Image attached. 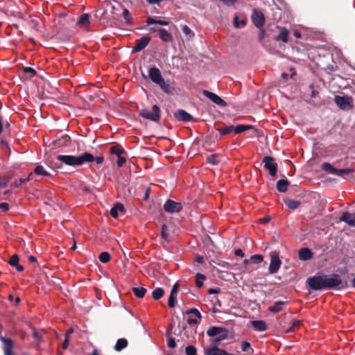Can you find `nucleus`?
<instances>
[{
  "label": "nucleus",
  "mask_w": 355,
  "mask_h": 355,
  "mask_svg": "<svg viewBox=\"0 0 355 355\" xmlns=\"http://www.w3.org/2000/svg\"><path fill=\"white\" fill-rule=\"evenodd\" d=\"M0 209H1L3 211H7L9 209V205L7 202H1L0 203Z\"/></svg>",
  "instance_id": "obj_58"
},
{
  "label": "nucleus",
  "mask_w": 355,
  "mask_h": 355,
  "mask_svg": "<svg viewBox=\"0 0 355 355\" xmlns=\"http://www.w3.org/2000/svg\"><path fill=\"white\" fill-rule=\"evenodd\" d=\"M157 85H158L162 90L166 94L172 93L174 90V88L170 85L169 81H165L164 78H162Z\"/></svg>",
  "instance_id": "obj_20"
},
{
  "label": "nucleus",
  "mask_w": 355,
  "mask_h": 355,
  "mask_svg": "<svg viewBox=\"0 0 355 355\" xmlns=\"http://www.w3.org/2000/svg\"><path fill=\"white\" fill-rule=\"evenodd\" d=\"M139 114L144 119L153 122H158L160 120V109L157 105H154L151 110L146 108L140 110Z\"/></svg>",
  "instance_id": "obj_5"
},
{
  "label": "nucleus",
  "mask_w": 355,
  "mask_h": 355,
  "mask_svg": "<svg viewBox=\"0 0 355 355\" xmlns=\"http://www.w3.org/2000/svg\"><path fill=\"white\" fill-rule=\"evenodd\" d=\"M270 220V217L267 216V217H263V218L259 219V223L261 224H266V223H268Z\"/></svg>",
  "instance_id": "obj_63"
},
{
  "label": "nucleus",
  "mask_w": 355,
  "mask_h": 355,
  "mask_svg": "<svg viewBox=\"0 0 355 355\" xmlns=\"http://www.w3.org/2000/svg\"><path fill=\"white\" fill-rule=\"evenodd\" d=\"M200 319H196V318H189L187 320V323L189 324H198L200 322Z\"/></svg>",
  "instance_id": "obj_59"
},
{
  "label": "nucleus",
  "mask_w": 355,
  "mask_h": 355,
  "mask_svg": "<svg viewBox=\"0 0 355 355\" xmlns=\"http://www.w3.org/2000/svg\"><path fill=\"white\" fill-rule=\"evenodd\" d=\"M253 128L252 125H245V124H241V125H239L236 127L234 126V130L233 131L236 133V134H240L245 130H250Z\"/></svg>",
  "instance_id": "obj_36"
},
{
  "label": "nucleus",
  "mask_w": 355,
  "mask_h": 355,
  "mask_svg": "<svg viewBox=\"0 0 355 355\" xmlns=\"http://www.w3.org/2000/svg\"><path fill=\"white\" fill-rule=\"evenodd\" d=\"M195 261L198 263H202L204 261V257L201 255L198 254L195 258Z\"/></svg>",
  "instance_id": "obj_64"
},
{
  "label": "nucleus",
  "mask_w": 355,
  "mask_h": 355,
  "mask_svg": "<svg viewBox=\"0 0 355 355\" xmlns=\"http://www.w3.org/2000/svg\"><path fill=\"white\" fill-rule=\"evenodd\" d=\"M186 313L187 314H193L198 319H201V317H202L200 311L197 309H196V308H192V309H188L186 311Z\"/></svg>",
  "instance_id": "obj_49"
},
{
  "label": "nucleus",
  "mask_w": 355,
  "mask_h": 355,
  "mask_svg": "<svg viewBox=\"0 0 355 355\" xmlns=\"http://www.w3.org/2000/svg\"><path fill=\"white\" fill-rule=\"evenodd\" d=\"M264 168L268 170L270 175L274 177L277 172V164L275 163V159L270 156H265L263 158Z\"/></svg>",
  "instance_id": "obj_7"
},
{
  "label": "nucleus",
  "mask_w": 355,
  "mask_h": 355,
  "mask_svg": "<svg viewBox=\"0 0 355 355\" xmlns=\"http://www.w3.org/2000/svg\"><path fill=\"white\" fill-rule=\"evenodd\" d=\"M250 347V344L248 342H243L241 346V350L245 352Z\"/></svg>",
  "instance_id": "obj_60"
},
{
  "label": "nucleus",
  "mask_w": 355,
  "mask_h": 355,
  "mask_svg": "<svg viewBox=\"0 0 355 355\" xmlns=\"http://www.w3.org/2000/svg\"><path fill=\"white\" fill-rule=\"evenodd\" d=\"M222 1L225 5L227 6H234L238 0H220Z\"/></svg>",
  "instance_id": "obj_55"
},
{
  "label": "nucleus",
  "mask_w": 355,
  "mask_h": 355,
  "mask_svg": "<svg viewBox=\"0 0 355 355\" xmlns=\"http://www.w3.org/2000/svg\"><path fill=\"white\" fill-rule=\"evenodd\" d=\"M284 201L285 205L291 209H297L300 205V202L299 200L291 198H286Z\"/></svg>",
  "instance_id": "obj_29"
},
{
  "label": "nucleus",
  "mask_w": 355,
  "mask_h": 355,
  "mask_svg": "<svg viewBox=\"0 0 355 355\" xmlns=\"http://www.w3.org/2000/svg\"><path fill=\"white\" fill-rule=\"evenodd\" d=\"M196 277V286L198 288H201L203 285L202 282L206 279V277H205V275H204L201 273H197Z\"/></svg>",
  "instance_id": "obj_41"
},
{
  "label": "nucleus",
  "mask_w": 355,
  "mask_h": 355,
  "mask_svg": "<svg viewBox=\"0 0 355 355\" xmlns=\"http://www.w3.org/2000/svg\"><path fill=\"white\" fill-rule=\"evenodd\" d=\"M146 23L148 25L150 24H159L161 26H167L168 25V21L164 20H157L153 18L152 17H149L147 19Z\"/></svg>",
  "instance_id": "obj_38"
},
{
  "label": "nucleus",
  "mask_w": 355,
  "mask_h": 355,
  "mask_svg": "<svg viewBox=\"0 0 355 355\" xmlns=\"http://www.w3.org/2000/svg\"><path fill=\"white\" fill-rule=\"evenodd\" d=\"M110 152L111 154L116 155L118 157L124 153V150L121 146L117 144L112 146L110 148Z\"/></svg>",
  "instance_id": "obj_35"
},
{
  "label": "nucleus",
  "mask_w": 355,
  "mask_h": 355,
  "mask_svg": "<svg viewBox=\"0 0 355 355\" xmlns=\"http://www.w3.org/2000/svg\"><path fill=\"white\" fill-rule=\"evenodd\" d=\"M164 295V291L163 288L157 287L155 288L152 292V297L155 300H158L162 298Z\"/></svg>",
  "instance_id": "obj_34"
},
{
  "label": "nucleus",
  "mask_w": 355,
  "mask_h": 355,
  "mask_svg": "<svg viewBox=\"0 0 355 355\" xmlns=\"http://www.w3.org/2000/svg\"><path fill=\"white\" fill-rule=\"evenodd\" d=\"M164 209L169 214L179 213L182 209V205L180 202L168 199L164 205Z\"/></svg>",
  "instance_id": "obj_9"
},
{
  "label": "nucleus",
  "mask_w": 355,
  "mask_h": 355,
  "mask_svg": "<svg viewBox=\"0 0 355 355\" xmlns=\"http://www.w3.org/2000/svg\"><path fill=\"white\" fill-rule=\"evenodd\" d=\"M34 173L37 175L44 177L50 176L51 174L47 172L42 165L37 166L34 169Z\"/></svg>",
  "instance_id": "obj_37"
},
{
  "label": "nucleus",
  "mask_w": 355,
  "mask_h": 355,
  "mask_svg": "<svg viewBox=\"0 0 355 355\" xmlns=\"http://www.w3.org/2000/svg\"><path fill=\"white\" fill-rule=\"evenodd\" d=\"M286 303V302L284 301L275 302L272 306L268 307V310L272 313H278L284 309V306Z\"/></svg>",
  "instance_id": "obj_23"
},
{
  "label": "nucleus",
  "mask_w": 355,
  "mask_h": 355,
  "mask_svg": "<svg viewBox=\"0 0 355 355\" xmlns=\"http://www.w3.org/2000/svg\"><path fill=\"white\" fill-rule=\"evenodd\" d=\"M251 324L257 331H264L267 329V325L263 320H252L251 321Z\"/></svg>",
  "instance_id": "obj_24"
},
{
  "label": "nucleus",
  "mask_w": 355,
  "mask_h": 355,
  "mask_svg": "<svg viewBox=\"0 0 355 355\" xmlns=\"http://www.w3.org/2000/svg\"><path fill=\"white\" fill-rule=\"evenodd\" d=\"M182 32L186 35H189V37H191V36H193L194 34L192 33V31L191 30V28L187 26V25H184L183 27H182Z\"/></svg>",
  "instance_id": "obj_52"
},
{
  "label": "nucleus",
  "mask_w": 355,
  "mask_h": 355,
  "mask_svg": "<svg viewBox=\"0 0 355 355\" xmlns=\"http://www.w3.org/2000/svg\"><path fill=\"white\" fill-rule=\"evenodd\" d=\"M306 283L313 291L342 289L348 286L347 282H343L337 274L314 275L308 278Z\"/></svg>",
  "instance_id": "obj_1"
},
{
  "label": "nucleus",
  "mask_w": 355,
  "mask_h": 355,
  "mask_svg": "<svg viewBox=\"0 0 355 355\" xmlns=\"http://www.w3.org/2000/svg\"><path fill=\"white\" fill-rule=\"evenodd\" d=\"M252 21L253 24L258 28L263 27L265 23V17L261 10L254 9L252 14Z\"/></svg>",
  "instance_id": "obj_10"
},
{
  "label": "nucleus",
  "mask_w": 355,
  "mask_h": 355,
  "mask_svg": "<svg viewBox=\"0 0 355 355\" xmlns=\"http://www.w3.org/2000/svg\"><path fill=\"white\" fill-rule=\"evenodd\" d=\"M69 338H67V337H64V340L62 343V349H67L68 346H69Z\"/></svg>",
  "instance_id": "obj_62"
},
{
  "label": "nucleus",
  "mask_w": 355,
  "mask_h": 355,
  "mask_svg": "<svg viewBox=\"0 0 355 355\" xmlns=\"http://www.w3.org/2000/svg\"><path fill=\"white\" fill-rule=\"evenodd\" d=\"M207 162L212 165H217L219 161L217 159L216 155H210L207 157Z\"/></svg>",
  "instance_id": "obj_45"
},
{
  "label": "nucleus",
  "mask_w": 355,
  "mask_h": 355,
  "mask_svg": "<svg viewBox=\"0 0 355 355\" xmlns=\"http://www.w3.org/2000/svg\"><path fill=\"white\" fill-rule=\"evenodd\" d=\"M321 168L325 172L336 175L344 178H346L347 175H349L355 171V170L352 168L338 169L334 168L330 163L328 162H324L321 166Z\"/></svg>",
  "instance_id": "obj_4"
},
{
  "label": "nucleus",
  "mask_w": 355,
  "mask_h": 355,
  "mask_svg": "<svg viewBox=\"0 0 355 355\" xmlns=\"http://www.w3.org/2000/svg\"><path fill=\"white\" fill-rule=\"evenodd\" d=\"M23 71L25 73H30V78H32L36 75V71L34 69L29 67H24L23 68Z\"/></svg>",
  "instance_id": "obj_50"
},
{
  "label": "nucleus",
  "mask_w": 355,
  "mask_h": 355,
  "mask_svg": "<svg viewBox=\"0 0 355 355\" xmlns=\"http://www.w3.org/2000/svg\"><path fill=\"white\" fill-rule=\"evenodd\" d=\"M234 254L237 257H243L245 256V254L241 249L235 250Z\"/></svg>",
  "instance_id": "obj_61"
},
{
  "label": "nucleus",
  "mask_w": 355,
  "mask_h": 355,
  "mask_svg": "<svg viewBox=\"0 0 355 355\" xmlns=\"http://www.w3.org/2000/svg\"><path fill=\"white\" fill-rule=\"evenodd\" d=\"M126 159L122 155L117 157L116 164L118 167H122L123 164L125 163Z\"/></svg>",
  "instance_id": "obj_51"
},
{
  "label": "nucleus",
  "mask_w": 355,
  "mask_h": 355,
  "mask_svg": "<svg viewBox=\"0 0 355 355\" xmlns=\"http://www.w3.org/2000/svg\"><path fill=\"white\" fill-rule=\"evenodd\" d=\"M149 78L155 84L163 78L159 69L157 67H152L148 71Z\"/></svg>",
  "instance_id": "obj_16"
},
{
  "label": "nucleus",
  "mask_w": 355,
  "mask_h": 355,
  "mask_svg": "<svg viewBox=\"0 0 355 355\" xmlns=\"http://www.w3.org/2000/svg\"><path fill=\"white\" fill-rule=\"evenodd\" d=\"M227 352L224 349L214 346L206 351L205 355H225Z\"/></svg>",
  "instance_id": "obj_26"
},
{
  "label": "nucleus",
  "mask_w": 355,
  "mask_h": 355,
  "mask_svg": "<svg viewBox=\"0 0 355 355\" xmlns=\"http://www.w3.org/2000/svg\"><path fill=\"white\" fill-rule=\"evenodd\" d=\"M234 130V125H223L222 127H218L216 128V130L221 135H225L230 132H232Z\"/></svg>",
  "instance_id": "obj_32"
},
{
  "label": "nucleus",
  "mask_w": 355,
  "mask_h": 355,
  "mask_svg": "<svg viewBox=\"0 0 355 355\" xmlns=\"http://www.w3.org/2000/svg\"><path fill=\"white\" fill-rule=\"evenodd\" d=\"M280 33L276 37L275 40L277 41H282L284 43H287L288 41V35L289 32L286 28H279Z\"/></svg>",
  "instance_id": "obj_21"
},
{
  "label": "nucleus",
  "mask_w": 355,
  "mask_h": 355,
  "mask_svg": "<svg viewBox=\"0 0 355 355\" xmlns=\"http://www.w3.org/2000/svg\"><path fill=\"white\" fill-rule=\"evenodd\" d=\"M178 289H179V284L178 283H175L171 289V293H170V295L168 297V304L170 308H173L175 306V299H176L175 295H176L177 293L178 292Z\"/></svg>",
  "instance_id": "obj_17"
},
{
  "label": "nucleus",
  "mask_w": 355,
  "mask_h": 355,
  "mask_svg": "<svg viewBox=\"0 0 355 355\" xmlns=\"http://www.w3.org/2000/svg\"><path fill=\"white\" fill-rule=\"evenodd\" d=\"M263 257L261 254H254V255L251 256V257H250L251 262L252 263H255V264L261 263L263 261Z\"/></svg>",
  "instance_id": "obj_44"
},
{
  "label": "nucleus",
  "mask_w": 355,
  "mask_h": 355,
  "mask_svg": "<svg viewBox=\"0 0 355 355\" xmlns=\"http://www.w3.org/2000/svg\"><path fill=\"white\" fill-rule=\"evenodd\" d=\"M19 258L18 255L15 254L10 257V259L8 261V263L12 266H15L19 263Z\"/></svg>",
  "instance_id": "obj_46"
},
{
  "label": "nucleus",
  "mask_w": 355,
  "mask_h": 355,
  "mask_svg": "<svg viewBox=\"0 0 355 355\" xmlns=\"http://www.w3.org/2000/svg\"><path fill=\"white\" fill-rule=\"evenodd\" d=\"M334 103L342 110L349 111L354 107V100L350 96H338L334 97Z\"/></svg>",
  "instance_id": "obj_6"
},
{
  "label": "nucleus",
  "mask_w": 355,
  "mask_h": 355,
  "mask_svg": "<svg viewBox=\"0 0 355 355\" xmlns=\"http://www.w3.org/2000/svg\"><path fill=\"white\" fill-rule=\"evenodd\" d=\"M70 141V137L67 135L62 136L59 139L55 141V146L58 147L67 146Z\"/></svg>",
  "instance_id": "obj_30"
},
{
  "label": "nucleus",
  "mask_w": 355,
  "mask_h": 355,
  "mask_svg": "<svg viewBox=\"0 0 355 355\" xmlns=\"http://www.w3.org/2000/svg\"><path fill=\"white\" fill-rule=\"evenodd\" d=\"M33 173H31L28 174L27 178H19V180H15V182H14V184L16 187H19L21 184H26V182H28V181H30L31 180H33Z\"/></svg>",
  "instance_id": "obj_39"
},
{
  "label": "nucleus",
  "mask_w": 355,
  "mask_h": 355,
  "mask_svg": "<svg viewBox=\"0 0 355 355\" xmlns=\"http://www.w3.org/2000/svg\"><path fill=\"white\" fill-rule=\"evenodd\" d=\"M298 255L300 260L307 261L313 257V253L309 248H303L299 250Z\"/></svg>",
  "instance_id": "obj_18"
},
{
  "label": "nucleus",
  "mask_w": 355,
  "mask_h": 355,
  "mask_svg": "<svg viewBox=\"0 0 355 355\" xmlns=\"http://www.w3.org/2000/svg\"><path fill=\"white\" fill-rule=\"evenodd\" d=\"M8 180L6 178H0V188H4L7 186Z\"/></svg>",
  "instance_id": "obj_57"
},
{
  "label": "nucleus",
  "mask_w": 355,
  "mask_h": 355,
  "mask_svg": "<svg viewBox=\"0 0 355 355\" xmlns=\"http://www.w3.org/2000/svg\"><path fill=\"white\" fill-rule=\"evenodd\" d=\"M158 34L160 39L164 42H168L173 40L171 34L164 28H159Z\"/></svg>",
  "instance_id": "obj_22"
},
{
  "label": "nucleus",
  "mask_w": 355,
  "mask_h": 355,
  "mask_svg": "<svg viewBox=\"0 0 355 355\" xmlns=\"http://www.w3.org/2000/svg\"><path fill=\"white\" fill-rule=\"evenodd\" d=\"M132 291L138 298H143L147 292V290L144 287H133Z\"/></svg>",
  "instance_id": "obj_33"
},
{
  "label": "nucleus",
  "mask_w": 355,
  "mask_h": 355,
  "mask_svg": "<svg viewBox=\"0 0 355 355\" xmlns=\"http://www.w3.org/2000/svg\"><path fill=\"white\" fill-rule=\"evenodd\" d=\"M42 331H38L35 328H33V337L39 343L42 341Z\"/></svg>",
  "instance_id": "obj_48"
},
{
  "label": "nucleus",
  "mask_w": 355,
  "mask_h": 355,
  "mask_svg": "<svg viewBox=\"0 0 355 355\" xmlns=\"http://www.w3.org/2000/svg\"><path fill=\"white\" fill-rule=\"evenodd\" d=\"M302 324V321L300 320H295L293 322L291 327H289L285 332L286 333H290L295 331L297 329H298L300 325Z\"/></svg>",
  "instance_id": "obj_43"
},
{
  "label": "nucleus",
  "mask_w": 355,
  "mask_h": 355,
  "mask_svg": "<svg viewBox=\"0 0 355 355\" xmlns=\"http://www.w3.org/2000/svg\"><path fill=\"white\" fill-rule=\"evenodd\" d=\"M128 346V340L125 338H119L117 340L114 346V349L116 352H121Z\"/></svg>",
  "instance_id": "obj_28"
},
{
  "label": "nucleus",
  "mask_w": 355,
  "mask_h": 355,
  "mask_svg": "<svg viewBox=\"0 0 355 355\" xmlns=\"http://www.w3.org/2000/svg\"><path fill=\"white\" fill-rule=\"evenodd\" d=\"M0 340L3 344L4 355H16L13 352L14 343L11 338H6L0 335Z\"/></svg>",
  "instance_id": "obj_11"
},
{
  "label": "nucleus",
  "mask_w": 355,
  "mask_h": 355,
  "mask_svg": "<svg viewBox=\"0 0 355 355\" xmlns=\"http://www.w3.org/2000/svg\"><path fill=\"white\" fill-rule=\"evenodd\" d=\"M246 25V20L243 19L241 21H239V17L237 16H235L234 17V26L235 28H243Z\"/></svg>",
  "instance_id": "obj_42"
},
{
  "label": "nucleus",
  "mask_w": 355,
  "mask_h": 355,
  "mask_svg": "<svg viewBox=\"0 0 355 355\" xmlns=\"http://www.w3.org/2000/svg\"><path fill=\"white\" fill-rule=\"evenodd\" d=\"M123 16L126 21L128 23L131 19L130 13L128 9H124L123 12Z\"/></svg>",
  "instance_id": "obj_53"
},
{
  "label": "nucleus",
  "mask_w": 355,
  "mask_h": 355,
  "mask_svg": "<svg viewBox=\"0 0 355 355\" xmlns=\"http://www.w3.org/2000/svg\"><path fill=\"white\" fill-rule=\"evenodd\" d=\"M202 93L205 96L208 98L209 100H211L215 104H216L220 107H223L227 106V103L217 94H216L213 92H211L208 90H202Z\"/></svg>",
  "instance_id": "obj_12"
},
{
  "label": "nucleus",
  "mask_w": 355,
  "mask_h": 355,
  "mask_svg": "<svg viewBox=\"0 0 355 355\" xmlns=\"http://www.w3.org/2000/svg\"><path fill=\"white\" fill-rule=\"evenodd\" d=\"M174 116L178 120L180 121L189 122L193 120V117L190 114L181 109L178 110L175 112Z\"/></svg>",
  "instance_id": "obj_15"
},
{
  "label": "nucleus",
  "mask_w": 355,
  "mask_h": 355,
  "mask_svg": "<svg viewBox=\"0 0 355 355\" xmlns=\"http://www.w3.org/2000/svg\"><path fill=\"white\" fill-rule=\"evenodd\" d=\"M89 17L90 16L87 13H84L80 15L77 22L78 26L80 28H87L90 25Z\"/></svg>",
  "instance_id": "obj_19"
},
{
  "label": "nucleus",
  "mask_w": 355,
  "mask_h": 355,
  "mask_svg": "<svg viewBox=\"0 0 355 355\" xmlns=\"http://www.w3.org/2000/svg\"><path fill=\"white\" fill-rule=\"evenodd\" d=\"M0 144H1V148H4V147H5V148H8V151H9V153H10V149H9V146H8V141H6V139H4V138H1V139H0Z\"/></svg>",
  "instance_id": "obj_54"
},
{
  "label": "nucleus",
  "mask_w": 355,
  "mask_h": 355,
  "mask_svg": "<svg viewBox=\"0 0 355 355\" xmlns=\"http://www.w3.org/2000/svg\"><path fill=\"white\" fill-rule=\"evenodd\" d=\"M150 41V37H142L135 42V46L132 49V52H139L142 51L149 44Z\"/></svg>",
  "instance_id": "obj_13"
},
{
  "label": "nucleus",
  "mask_w": 355,
  "mask_h": 355,
  "mask_svg": "<svg viewBox=\"0 0 355 355\" xmlns=\"http://www.w3.org/2000/svg\"><path fill=\"white\" fill-rule=\"evenodd\" d=\"M56 159L61 164H55V166L58 168H62V164H64L69 166L78 167L83 165L87 162H92L95 161L98 164H101L104 162L103 156L94 157L89 153H84L80 156H74L71 155H60L57 156Z\"/></svg>",
  "instance_id": "obj_2"
},
{
  "label": "nucleus",
  "mask_w": 355,
  "mask_h": 355,
  "mask_svg": "<svg viewBox=\"0 0 355 355\" xmlns=\"http://www.w3.org/2000/svg\"><path fill=\"white\" fill-rule=\"evenodd\" d=\"M98 259H99L100 261L105 263H107L110 260L111 256H110V253H108L107 252H103L100 254Z\"/></svg>",
  "instance_id": "obj_40"
},
{
  "label": "nucleus",
  "mask_w": 355,
  "mask_h": 355,
  "mask_svg": "<svg viewBox=\"0 0 355 355\" xmlns=\"http://www.w3.org/2000/svg\"><path fill=\"white\" fill-rule=\"evenodd\" d=\"M289 185V182L286 179L279 180L277 182V189L282 193H284L288 189V186Z\"/></svg>",
  "instance_id": "obj_27"
},
{
  "label": "nucleus",
  "mask_w": 355,
  "mask_h": 355,
  "mask_svg": "<svg viewBox=\"0 0 355 355\" xmlns=\"http://www.w3.org/2000/svg\"><path fill=\"white\" fill-rule=\"evenodd\" d=\"M168 347L170 348H174L176 347V343L173 338H170L168 342Z\"/></svg>",
  "instance_id": "obj_56"
},
{
  "label": "nucleus",
  "mask_w": 355,
  "mask_h": 355,
  "mask_svg": "<svg viewBox=\"0 0 355 355\" xmlns=\"http://www.w3.org/2000/svg\"><path fill=\"white\" fill-rule=\"evenodd\" d=\"M207 334L210 338H214L211 339V343L217 346L221 341L227 338L228 330L224 327L213 326L207 330Z\"/></svg>",
  "instance_id": "obj_3"
},
{
  "label": "nucleus",
  "mask_w": 355,
  "mask_h": 355,
  "mask_svg": "<svg viewBox=\"0 0 355 355\" xmlns=\"http://www.w3.org/2000/svg\"><path fill=\"white\" fill-rule=\"evenodd\" d=\"M187 355H196L197 350L196 348L193 345H189L185 349Z\"/></svg>",
  "instance_id": "obj_47"
},
{
  "label": "nucleus",
  "mask_w": 355,
  "mask_h": 355,
  "mask_svg": "<svg viewBox=\"0 0 355 355\" xmlns=\"http://www.w3.org/2000/svg\"><path fill=\"white\" fill-rule=\"evenodd\" d=\"M270 263L268 268L269 273L275 274L279 270L282 261L279 258V255L277 252L273 251L270 254Z\"/></svg>",
  "instance_id": "obj_8"
},
{
  "label": "nucleus",
  "mask_w": 355,
  "mask_h": 355,
  "mask_svg": "<svg viewBox=\"0 0 355 355\" xmlns=\"http://www.w3.org/2000/svg\"><path fill=\"white\" fill-rule=\"evenodd\" d=\"M160 236L163 241H164L166 242L170 241V234H169V232H168V228L166 224H164L162 226V231H161Z\"/></svg>",
  "instance_id": "obj_31"
},
{
  "label": "nucleus",
  "mask_w": 355,
  "mask_h": 355,
  "mask_svg": "<svg viewBox=\"0 0 355 355\" xmlns=\"http://www.w3.org/2000/svg\"><path fill=\"white\" fill-rule=\"evenodd\" d=\"M340 220L345 222L350 227H355V213L344 211L340 217Z\"/></svg>",
  "instance_id": "obj_14"
},
{
  "label": "nucleus",
  "mask_w": 355,
  "mask_h": 355,
  "mask_svg": "<svg viewBox=\"0 0 355 355\" xmlns=\"http://www.w3.org/2000/svg\"><path fill=\"white\" fill-rule=\"evenodd\" d=\"M125 212V208L123 205L121 203H116L110 210V215L114 218H116L118 217V212Z\"/></svg>",
  "instance_id": "obj_25"
}]
</instances>
